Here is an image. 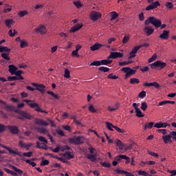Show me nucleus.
<instances>
[{
  "label": "nucleus",
  "instance_id": "f257e3e1",
  "mask_svg": "<svg viewBox=\"0 0 176 176\" xmlns=\"http://www.w3.org/2000/svg\"><path fill=\"white\" fill-rule=\"evenodd\" d=\"M145 25H149V24H152L155 27V28H159L161 27V30H163V28H166L167 25L166 24L162 25V21L160 19H156L155 16H150L146 21H144Z\"/></svg>",
  "mask_w": 176,
  "mask_h": 176
},
{
  "label": "nucleus",
  "instance_id": "f03ea898",
  "mask_svg": "<svg viewBox=\"0 0 176 176\" xmlns=\"http://www.w3.org/2000/svg\"><path fill=\"white\" fill-rule=\"evenodd\" d=\"M12 112H15L16 113L19 114V116H16V118L19 120H25V119H28V120H31V119H32V116H31V114L22 110L16 109V107L14 109Z\"/></svg>",
  "mask_w": 176,
  "mask_h": 176
},
{
  "label": "nucleus",
  "instance_id": "7ed1b4c3",
  "mask_svg": "<svg viewBox=\"0 0 176 176\" xmlns=\"http://www.w3.org/2000/svg\"><path fill=\"white\" fill-rule=\"evenodd\" d=\"M23 101V102H25L27 105H28V107H30V108H36L35 111L36 112H41V113H47V111L42 110V109H41V107H39V104H38V103L35 102V101L34 100L25 99Z\"/></svg>",
  "mask_w": 176,
  "mask_h": 176
},
{
  "label": "nucleus",
  "instance_id": "20e7f679",
  "mask_svg": "<svg viewBox=\"0 0 176 176\" xmlns=\"http://www.w3.org/2000/svg\"><path fill=\"white\" fill-rule=\"evenodd\" d=\"M69 144H74V145H82L85 142V137L83 136H74L68 139Z\"/></svg>",
  "mask_w": 176,
  "mask_h": 176
},
{
  "label": "nucleus",
  "instance_id": "39448f33",
  "mask_svg": "<svg viewBox=\"0 0 176 176\" xmlns=\"http://www.w3.org/2000/svg\"><path fill=\"white\" fill-rule=\"evenodd\" d=\"M150 66L152 69H155V68H160V69H163L167 67V63L160 60H156L153 63H151Z\"/></svg>",
  "mask_w": 176,
  "mask_h": 176
},
{
  "label": "nucleus",
  "instance_id": "423d86ee",
  "mask_svg": "<svg viewBox=\"0 0 176 176\" xmlns=\"http://www.w3.org/2000/svg\"><path fill=\"white\" fill-rule=\"evenodd\" d=\"M122 71L126 74L125 79L130 78V76L134 75L137 72V70H134L130 67H123Z\"/></svg>",
  "mask_w": 176,
  "mask_h": 176
},
{
  "label": "nucleus",
  "instance_id": "0eeeda50",
  "mask_svg": "<svg viewBox=\"0 0 176 176\" xmlns=\"http://www.w3.org/2000/svg\"><path fill=\"white\" fill-rule=\"evenodd\" d=\"M32 86H34L35 88V90H37L38 91H40L41 94H45L46 86H45L43 84H38L36 82H32Z\"/></svg>",
  "mask_w": 176,
  "mask_h": 176
},
{
  "label": "nucleus",
  "instance_id": "6e6552de",
  "mask_svg": "<svg viewBox=\"0 0 176 176\" xmlns=\"http://www.w3.org/2000/svg\"><path fill=\"white\" fill-rule=\"evenodd\" d=\"M132 107H133L138 118H144V116H145V115L142 113V111H141V109L138 108V107H140V103H133Z\"/></svg>",
  "mask_w": 176,
  "mask_h": 176
},
{
  "label": "nucleus",
  "instance_id": "1a4fd4ad",
  "mask_svg": "<svg viewBox=\"0 0 176 176\" xmlns=\"http://www.w3.org/2000/svg\"><path fill=\"white\" fill-rule=\"evenodd\" d=\"M0 104H3L4 109H6L8 112H13L16 109V107L11 104H6V102L0 100Z\"/></svg>",
  "mask_w": 176,
  "mask_h": 176
},
{
  "label": "nucleus",
  "instance_id": "9d476101",
  "mask_svg": "<svg viewBox=\"0 0 176 176\" xmlns=\"http://www.w3.org/2000/svg\"><path fill=\"white\" fill-rule=\"evenodd\" d=\"M146 26L144 28V32L146 34V36H149L155 32V29L153 26H149V25H145Z\"/></svg>",
  "mask_w": 176,
  "mask_h": 176
},
{
  "label": "nucleus",
  "instance_id": "9b49d317",
  "mask_svg": "<svg viewBox=\"0 0 176 176\" xmlns=\"http://www.w3.org/2000/svg\"><path fill=\"white\" fill-rule=\"evenodd\" d=\"M101 17V13L96 11H91L90 14V19L92 21H97Z\"/></svg>",
  "mask_w": 176,
  "mask_h": 176
},
{
  "label": "nucleus",
  "instance_id": "f8f14e48",
  "mask_svg": "<svg viewBox=\"0 0 176 176\" xmlns=\"http://www.w3.org/2000/svg\"><path fill=\"white\" fill-rule=\"evenodd\" d=\"M140 49H141V47H140V45L135 46L130 52L128 59L131 60L132 58H134V57H135L137 54V52H138V50Z\"/></svg>",
  "mask_w": 176,
  "mask_h": 176
},
{
  "label": "nucleus",
  "instance_id": "ddd939ff",
  "mask_svg": "<svg viewBox=\"0 0 176 176\" xmlns=\"http://www.w3.org/2000/svg\"><path fill=\"white\" fill-rule=\"evenodd\" d=\"M158 6H160V3L159 1H156L155 2L151 3L149 6L146 8V10H152L153 9H156V8Z\"/></svg>",
  "mask_w": 176,
  "mask_h": 176
},
{
  "label": "nucleus",
  "instance_id": "4468645a",
  "mask_svg": "<svg viewBox=\"0 0 176 176\" xmlns=\"http://www.w3.org/2000/svg\"><path fill=\"white\" fill-rule=\"evenodd\" d=\"M123 57V53L122 52H111L108 58H122Z\"/></svg>",
  "mask_w": 176,
  "mask_h": 176
},
{
  "label": "nucleus",
  "instance_id": "2eb2a0df",
  "mask_svg": "<svg viewBox=\"0 0 176 176\" xmlns=\"http://www.w3.org/2000/svg\"><path fill=\"white\" fill-rule=\"evenodd\" d=\"M34 123L38 126H44L45 127H47V126H49V122L39 118H36L34 120Z\"/></svg>",
  "mask_w": 176,
  "mask_h": 176
},
{
  "label": "nucleus",
  "instance_id": "dca6fc26",
  "mask_svg": "<svg viewBox=\"0 0 176 176\" xmlns=\"http://www.w3.org/2000/svg\"><path fill=\"white\" fill-rule=\"evenodd\" d=\"M159 38L167 41L170 38V30H163L162 34L160 35Z\"/></svg>",
  "mask_w": 176,
  "mask_h": 176
},
{
  "label": "nucleus",
  "instance_id": "f3484780",
  "mask_svg": "<svg viewBox=\"0 0 176 176\" xmlns=\"http://www.w3.org/2000/svg\"><path fill=\"white\" fill-rule=\"evenodd\" d=\"M105 47L104 45L96 43L94 45L90 47V50H91V52H96V50H98V49H101V47Z\"/></svg>",
  "mask_w": 176,
  "mask_h": 176
},
{
  "label": "nucleus",
  "instance_id": "a211bd4d",
  "mask_svg": "<svg viewBox=\"0 0 176 176\" xmlns=\"http://www.w3.org/2000/svg\"><path fill=\"white\" fill-rule=\"evenodd\" d=\"M168 126H170V124L167 122H160L154 124L155 129H166V127H168Z\"/></svg>",
  "mask_w": 176,
  "mask_h": 176
},
{
  "label": "nucleus",
  "instance_id": "6ab92c4d",
  "mask_svg": "<svg viewBox=\"0 0 176 176\" xmlns=\"http://www.w3.org/2000/svg\"><path fill=\"white\" fill-rule=\"evenodd\" d=\"M34 32H40V34H45L46 32V27L43 25H40L38 28L34 29Z\"/></svg>",
  "mask_w": 176,
  "mask_h": 176
},
{
  "label": "nucleus",
  "instance_id": "aec40b11",
  "mask_svg": "<svg viewBox=\"0 0 176 176\" xmlns=\"http://www.w3.org/2000/svg\"><path fill=\"white\" fill-rule=\"evenodd\" d=\"M8 130H10L12 134H19V128L14 125L8 126Z\"/></svg>",
  "mask_w": 176,
  "mask_h": 176
},
{
  "label": "nucleus",
  "instance_id": "412c9836",
  "mask_svg": "<svg viewBox=\"0 0 176 176\" xmlns=\"http://www.w3.org/2000/svg\"><path fill=\"white\" fill-rule=\"evenodd\" d=\"M144 86L145 87H151V86H153L154 87H155V89H159L160 87V85H159L158 82H145L144 84Z\"/></svg>",
  "mask_w": 176,
  "mask_h": 176
},
{
  "label": "nucleus",
  "instance_id": "4be33fe9",
  "mask_svg": "<svg viewBox=\"0 0 176 176\" xmlns=\"http://www.w3.org/2000/svg\"><path fill=\"white\" fill-rule=\"evenodd\" d=\"M162 138L165 144H168V142L173 144V140H171V136L170 134L162 135Z\"/></svg>",
  "mask_w": 176,
  "mask_h": 176
},
{
  "label": "nucleus",
  "instance_id": "5701e85b",
  "mask_svg": "<svg viewBox=\"0 0 176 176\" xmlns=\"http://www.w3.org/2000/svg\"><path fill=\"white\" fill-rule=\"evenodd\" d=\"M82 27H83V25L82 24L75 25L74 26L71 28L70 32H76V31H79V30H80Z\"/></svg>",
  "mask_w": 176,
  "mask_h": 176
},
{
  "label": "nucleus",
  "instance_id": "b1692460",
  "mask_svg": "<svg viewBox=\"0 0 176 176\" xmlns=\"http://www.w3.org/2000/svg\"><path fill=\"white\" fill-rule=\"evenodd\" d=\"M118 108H119V103H116L113 106H109L107 107V109L108 111H109V112H113L114 111H117Z\"/></svg>",
  "mask_w": 176,
  "mask_h": 176
},
{
  "label": "nucleus",
  "instance_id": "393cba45",
  "mask_svg": "<svg viewBox=\"0 0 176 176\" xmlns=\"http://www.w3.org/2000/svg\"><path fill=\"white\" fill-rule=\"evenodd\" d=\"M47 94H49L50 96L52 97V100H60V96L56 94H54L52 91H47Z\"/></svg>",
  "mask_w": 176,
  "mask_h": 176
},
{
  "label": "nucleus",
  "instance_id": "a878e982",
  "mask_svg": "<svg viewBox=\"0 0 176 176\" xmlns=\"http://www.w3.org/2000/svg\"><path fill=\"white\" fill-rule=\"evenodd\" d=\"M87 159L90 160L92 162H96L97 159V155L96 154H87Z\"/></svg>",
  "mask_w": 176,
  "mask_h": 176
},
{
  "label": "nucleus",
  "instance_id": "bb28decb",
  "mask_svg": "<svg viewBox=\"0 0 176 176\" xmlns=\"http://www.w3.org/2000/svg\"><path fill=\"white\" fill-rule=\"evenodd\" d=\"M14 24V21L12 19H6L5 21V25L8 28H12V25Z\"/></svg>",
  "mask_w": 176,
  "mask_h": 176
},
{
  "label": "nucleus",
  "instance_id": "cd10ccee",
  "mask_svg": "<svg viewBox=\"0 0 176 176\" xmlns=\"http://www.w3.org/2000/svg\"><path fill=\"white\" fill-rule=\"evenodd\" d=\"M8 71L9 72L12 74V75H14V73L16 72V71L17 70V67L13 65H10L8 66Z\"/></svg>",
  "mask_w": 176,
  "mask_h": 176
},
{
  "label": "nucleus",
  "instance_id": "c85d7f7f",
  "mask_svg": "<svg viewBox=\"0 0 176 176\" xmlns=\"http://www.w3.org/2000/svg\"><path fill=\"white\" fill-rule=\"evenodd\" d=\"M3 148L4 149H6V151H8L10 155H18V156H20V154H19V153L12 150V148L6 146H4Z\"/></svg>",
  "mask_w": 176,
  "mask_h": 176
},
{
  "label": "nucleus",
  "instance_id": "c756f323",
  "mask_svg": "<svg viewBox=\"0 0 176 176\" xmlns=\"http://www.w3.org/2000/svg\"><path fill=\"white\" fill-rule=\"evenodd\" d=\"M11 49L8 48V47H3L2 45H0V52L3 53V52H6V53H10Z\"/></svg>",
  "mask_w": 176,
  "mask_h": 176
},
{
  "label": "nucleus",
  "instance_id": "7c9ffc66",
  "mask_svg": "<svg viewBox=\"0 0 176 176\" xmlns=\"http://www.w3.org/2000/svg\"><path fill=\"white\" fill-rule=\"evenodd\" d=\"M3 170L6 173H7V174H10V175L13 176H19V175L16 172H13L12 170H10L8 168H4Z\"/></svg>",
  "mask_w": 176,
  "mask_h": 176
},
{
  "label": "nucleus",
  "instance_id": "2f4dec72",
  "mask_svg": "<svg viewBox=\"0 0 176 176\" xmlns=\"http://www.w3.org/2000/svg\"><path fill=\"white\" fill-rule=\"evenodd\" d=\"M1 56L4 60H6L7 61H9L10 60V56H9V52H3L1 53Z\"/></svg>",
  "mask_w": 176,
  "mask_h": 176
},
{
  "label": "nucleus",
  "instance_id": "473e14b6",
  "mask_svg": "<svg viewBox=\"0 0 176 176\" xmlns=\"http://www.w3.org/2000/svg\"><path fill=\"white\" fill-rule=\"evenodd\" d=\"M101 65H108L109 64H112V60L109 59H104L100 60Z\"/></svg>",
  "mask_w": 176,
  "mask_h": 176
},
{
  "label": "nucleus",
  "instance_id": "72a5a7b5",
  "mask_svg": "<svg viewBox=\"0 0 176 176\" xmlns=\"http://www.w3.org/2000/svg\"><path fill=\"white\" fill-rule=\"evenodd\" d=\"M11 167L12 169H14L15 173H17V174H19V175H23V170H21V169H19L17 167L13 165H11Z\"/></svg>",
  "mask_w": 176,
  "mask_h": 176
},
{
  "label": "nucleus",
  "instance_id": "f704fd0d",
  "mask_svg": "<svg viewBox=\"0 0 176 176\" xmlns=\"http://www.w3.org/2000/svg\"><path fill=\"white\" fill-rule=\"evenodd\" d=\"M106 126L108 130L110 131H113V127H115V125L112 124V123L106 122Z\"/></svg>",
  "mask_w": 176,
  "mask_h": 176
},
{
  "label": "nucleus",
  "instance_id": "c9c22d12",
  "mask_svg": "<svg viewBox=\"0 0 176 176\" xmlns=\"http://www.w3.org/2000/svg\"><path fill=\"white\" fill-rule=\"evenodd\" d=\"M154 125V122H146V124H144V130H146V129H152Z\"/></svg>",
  "mask_w": 176,
  "mask_h": 176
},
{
  "label": "nucleus",
  "instance_id": "e433bc0d",
  "mask_svg": "<svg viewBox=\"0 0 176 176\" xmlns=\"http://www.w3.org/2000/svg\"><path fill=\"white\" fill-rule=\"evenodd\" d=\"M116 145L118 146L119 149L122 151L123 148H124V144H123V142L122 141L118 140L116 142Z\"/></svg>",
  "mask_w": 176,
  "mask_h": 176
},
{
  "label": "nucleus",
  "instance_id": "4c0bfd02",
  "mask_svg": "<svg viewBox=\"0 0 176 176\" xmlns=\"http://www.w3.org/2000/svg\"><path fill=\"white\" fill-rule=\"evenodd\" d=\"M88 110L89 111V112H91V113H97V109L94 108V106H93V104H89Z\"/></svg>",
  "mask_w": 176,
  "mask_h": 176
},
{
  "label": "nucleus",
  "instance_id": "58836bf2",
  "mask_svg": "<svg viewBox=\"0 0 176 176\" xmlns=\"http://www.w3.org/2000/svg\"><path fill=\"white\" fill-rule=\"evenodd\" d=\"M90 67L94 65L95 67H100L101 65V60H95L91 63Z\"/></svg>",
  "mask_w": 176,
  "mask_h": 176
},
{
  "label": "nucleus",
  "instance_id": "ea45409f",
  "mask_svg": "<svg viewBox=\"0 0 176 176\" xmlns=\"http://www.w3.org/2000/svg\"><path fill=\"white\" fill-rule=\"evenodd\" d=\"M129 64H133V61L129 60V61L119 62V65L120 67H123L124 65H129Z\"/></svg>",
  "mask_w": 176,
  "mask_h": 176
},
{
  "label": "nucleus",
  "instance_id": "a19ab883",
  "mask_svg": "<svg viewBox=\"0 0 176 176\" xmlns=\"http://www.w3.org/2000/svg\"><path fill=\"white\" fill-rule=\"evenodd\" d=\"M140 108L144 111H146V109H148V104H146V102H142L141 103V107Z\"/></svg>",
  "mask_w": 176,
  "mask_h": 176
},
{
  "label": "nucleus",
  "instance_id": "79ce46f5",
  "mask_svg": "<svg viewBox=\"0 0 176 176\" xmlns=\"http://www.w3.org/2000/svg\"><path fill=\"white\" fill-rule=\"evenodd\" d=\"M130 83L131 85H135L137 83H140V79L135 78H131Z\"/></svg>",
  "mask_w": 176,
  "mask_h": 176
},
{
  "label": "nucleus",
  "instance_id": "37998d69",
  "mask_svg": "<svg viewBox=\"0 0 176 176\" xmlns=\"http://www.w3.org/2000/svg\"><path fill=\"white\" fill-rule=\"evenodd\" d=\"M111 21H113V20H115V19H118V17H119V14L116 12H111Z\"/></svg>",
  "mask_w": 176,
  "mask_h": 176
},
{
  "label": "nucleus",
  "instance_id": "c03bdc74",
  "mask_svg": "<svg viewBox=\"0 0 176 176\" xmlns=\"http://www.w3.org/2000/svg\"><path fill=\"white\" fill-rule=\"evenodd\" d=\"M98 69L101 72H109V68H108L107 67H104V66L98 67Z\"/></svg>",
  "mask_w": 176,
  "mask_h": 176
},
{
  "label": "nucleus",
  "instance_id": "a18cd8bd",
  "mask_svg": "<svg viewBox=\"0 0 176 176\" xmlns=\"http://www.w3.org/2000/svg\"><path fill=\"white\" fill-rule=\"evenodd\" d=\"M138 175H142V176H152L149 175L146 171L144 170H139L138 173Z\"/></svg>",
  "mask_w": 176,
  "mask_h": 176
},
{
  "label": "nucleus",
  "instance_id": "49530a36",
  "mask_svg": "<svg viewBox=\"0 0 176 176\" xmlns=\"http://www.w3.org/2000/svg\"><path fill=\"white\" fill-rule=\"evenodd\" d=\"M17 34V31L16 30H12V29H10L8 32V35H10V36H14L15 35H16Z\"/></svg>",
  "mask_w": 176,
  "mask_h": 176
},
{
  "label": "nucleus",
  "instance_id": "de8ad7c7",
  "mask_svg": "<svg viewBox=\"0 0 176 176\" xmlns=\"http://www.w3.org/2000/svg\"><path fill=\"white\" fill-rule=\"evenodd\" d=\"M101 166L103 167H106V168H110L111 167V163L104 162H100Z\"/></svg>",
  "mask_w": 176,
  "mask_h": 176
},
{
  "label": "nucleus",
  "instance_id": "09e8293b",
  "mask_svg": "<svg viewBox=\"0 0 176 176\" xmlns=\"http://www.w3.org/2000/svg\"><path fill=\"white\" fill-rule=\"evenodd\" d=\"M129 41H130V36H127V35H125L124 37H123V39H122V43L124 45H126V43H127L129 42Z\"/></svg>",
  "mask_w": 176,
  "mask_h": 176
},
{
  "label": "nucleus",
  "instance_id": "8fccbe9b",
  "mask_svg": "<svg viewBox=\"0 0 176 176\" xmlns=\"http://www.w3.org/2000/svg\"><path fill=\"white\" fill-rule=\"evenodd\" d=\"M145 97H146V92L145 91H142L140 93H139V98H145Z\"/></svg>",
  "mask_w": 176,
  "mask_h": 176
},
{
  "label": "nucleus",
  "instance_id": "3c124183",
  "mask_svg": "<svg viewBox=\"0 0 176 176\" xmlns=\"http://www.w3.org/2000/svg\"><path fill=\"white\" fill-rule=\"evenodd\" d=\"M156 58H157V55L156 54H154L149 59H148V63H153V61H155V60H156Z\"/></svg>",
  "mask_w": 176,
  "mask_h": 176
},
{
  "label": "nucleus",
  "instance_id": "603ef678",
  "mask_svg": "<svg viewBox=\"0 0 176 176\" xmlns=\"http://www.w3.org/2000/svg\"><path fill=\"white\" fill-rule=\"evenodd\" d=\"M24 162H26V163H28V164H30L32 167H35V166H36V163L31 161V160H23Z\"/></svg>",
  "mask_w": 176,
  "mask_h": 176
},
{
  "label": "nucleus",
  "instance_id": "864d4df0",
  "mask_svg": "<svg viewBox=\"0 0 176 176\" xmlns=\"http://www.w3.org/2000/svg\"><path fill=\"white\" fill-rule=\"evenodd\" d=\"M20 46L21 49H24V47H27L28 46V43H27L25 41H21Z\"/></svg>",
  "mask_w": 176,
  "mask_h": 176
},
{
  "label": "nucleus",
  "instance_id": "5fc2aeb1",
  "mask_svg": "<svg viewBox=\"0 0 176 176\" xmlns=\"http://www.w3.org/2000/svg\"><path fill=\"white\" fill-rule=\"evenodd\" d=\"M38 141H40L41 142H44V145H46V144H47V140L43 136H39Z\"/></svg>",
  "mask_w": 176,
  "mask_h": 176
},
{
  "label": "nucleus",
  "instance_id": "6e6d98bb",
  "mask_svg": "<svg viewBox=\"0 0 176 176\" xmlns=\"http://www.w3.org/2000/svg\"><path fill=\"white\" fill-rule=\"evenodd\" d=\"M64 156L67 157V159H69H69H74V155H72L71 153H69V152H65L64 153Z\"/></svg>",
  "mask_w": 176,
  "mask_h": 176
},
{
  "label": "nucleus",
  "instance_id": "4d7b16f0",
  "mask_svg": "<svg viewBox=\"0 0 176 176\" xmlns=\"http://www.w3.org/2000/svg\"><path fill=\"white\" fill-rule=\"evenodd\" d=\"M115 171L117 174H127V171L119 168L116 169Z\"/></svg>",
  "mask_w": 176,
  "mask_h": 176
},
{
  "label": "nucleus",
  "instance_id": "13d9d810",
  "mask_svg": "<svg viewBox=\"0 0 176 176\" xmlns=\"http://www.w3.org/2000/svg\"><path fill=\"white\" fill-rule=\"evenodd\" d=\"M37 130L40 134H45V133H47V131L45 128H38Z\"/></svg>",
  "mask_w": 176,
  "mask_h": 176
},
{
  "label": "nucleus",
  "instance_id": "bf43d9fd",
  "mask_svg": "<svg viewBox=\"0 0 176 176\" xmlns=\"http://www.w3.org/2000/svg\"><path fill=\"white\" fill-rule=\"evenodd\" d=\"M28 14V12L25 10L21 11L19 12V17H24V16H27Z\"/></svg>",
  "mask_w": 176,
  "mask_h": 176
},
{
  "label": "nucleus",
  "instance_id": "052dcab7",
  "mask_svg": "<svg viewBox=\"0 0 176 176\" xmlns=\"http://www.w3.org/2000/svg\"><path fill=\"white\" fill-rule=\"evenodd\" d=\"M120 159H124V160L128 159V160H129V157H127L126 155H118V157L116 159V160H118V162H119V161H120Z\"/></svg>",
  "mask_w": 176,
  "mask_h": 176
},
{
  "label": "nucleus",
  "instance_id": "680f3d73",
  "mask_svg": "<svg viewBox=\"0 0 176 176\" xmlns=\"http://www.w3.org/2000/svg\"><path fill=\"white\" fill-rule=\"evenodd\" d=\"M64 78H70V72L69 70H68V69H65Z\"/></svg>",
  "mask_w": 176,
  "mask_h": 176
},
{
  "label": "nucleus",
  "instance_id": "e2e57ef3",
  "mask_svg": "<svg viewBox=\"0 0 176 176\" xmlns=\"http://www.w3.org/2000/svg\"><path fill=\"white\" fill-rule=\"evenodd\" d=\"M107 78L109 79H118V78H119V76H117L116 75H113V74H110L107 76Z\"/></svg>",
  "mask_w": 176,
  "mask_h": 176
},
{
  "label": "nucleus",
  "instance_id": "0e129e2a",
  "mask_svg": "<svg viewBox=\"0 0 176 176\" xmlns=\"http://www.w3.org/2000/svg\"><path fill=\"white\" fill-rule=\"evenodd\" d=\"M165 6H166L168 9H173V6H174V5H173V3L171 2H166L165 3Z\"/></svg>",
  "mask_w": 176,
  "mask_h": 176
},
{
  "label": "nucleus",
  "instance_id": "69168bd1",
  "mask_svg": "<svg viewBox=\"0 0 176 176\" xmlns=\"http://www.w3.org/2000/svg\"><path fill=\"white\" fill-rule=\"evenodd\" d=\"M23 156H24L25 157H31V156H32V151H30L28 153H23Z\"/></svg>",
  "mask_w": 176,
  "mask_h": 176
},
{
  "label": "nucleus",
  "instance_id": "338daca9",
  "mask_svg": "<svg viewBox=\"0 0 176 176\" xmlns=\"http://www.w3.org/2000/svg\"><path fill=\"white\" fill-rule=\"evenodd\" d=\"M50 162L47 160H43L41 161V166H47V164H49Z\"/></svg>",
  "mask_w": 176,
  "mask_h": 176
},
{
  "label": "nucleus",
  "instance_id": "774afa93",
  "mask_svg": "<svg viewBox=\"0 0 176 176\" xmlns=\"http://www.w3.org/2000/svg\"><path fill=\"white\" fill-rule=\"evenodd\" d=\"M74 5H75L78 9H79L82 7V3H80V1H74Z\"/></svg>",
  "mask_w": 176,
  "mask_h": 176
}]
</instances>
